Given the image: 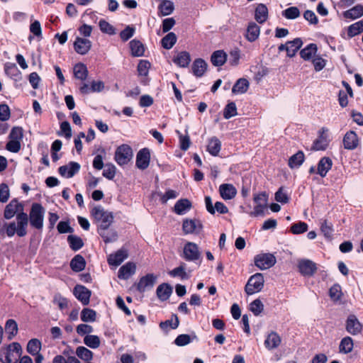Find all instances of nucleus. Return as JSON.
<instances>
[{"instance_id": "obj_1", "label": "nucleus", "mask_w": 363, "mask_h": 363, "mask_svg": "<svg viewBox=\"0 0 363 363\" xmlns=\"http://www.w3.org/2000/svg\"><path fill=\"white\" fill-rule=\"evenodd\" d=\"M91 214L98 225V230L108 229L113 221L112 213L105 211L101 206L93 208Z\"/></svg>"}, {"instance_id": "obj_2", "label": "nucleus", "mask_w": 363, "mask_h": 363, "mask_svg": "<svg viewBox=\"0 0 363 363\" xmlns=\"http://www.w3.org/2000/svg\"><path fill=\"white\" fill-rule=\"evenodd\" d=\"M4 216L6 220L16 217V220H23V202L18 199H12L5 207Z\"/></svg>"}, {"instance_id": "obj_3", "label": "nucleus", "mask_w": 363, "mask_h": 363, "mask_svg": "<svg viewBox=\"0 0 363 363\" xmlns=\"http://www.w3.org/2000/svg\"><path fill=\"white\" fill-rule=\"evenodd\" d=\"M264 279L261 273H256L251 276L245 287L247 295H252L262 291L264 287Z\"/></svg>"}, {"instance_id": "obj_4", "label": "nucleus", "mask_w": 363, "mask_h": 363, "mask_svg": "<svg viewBox=\"0 0 363 363\" xmlns=\"http://www.w3.org/2000/svg\"><path fill=\"white\" fill-rule=\"evenodd\" d=\"M45 210L41 204L34 203L30 212V223L36 229H42L43 226Z\"/></svg>"}, {"instance_id": "obj_5", "label": "nucleus", "mask_w": 363, "mask_h": 363, "mask_svg": "<svg viewBox=\"0 0 363 363\" xmlns=\"http://www.w3.org/2000/svg\"><path fill=\"white\" fill-rule=\"evenodd\" d=\"M21 345L18 342H13L10 344L4 352L5 354V362L7 363L22 362L21 357Z\"/></svg>"}, {"instance_id": "obj_6", "label": "nucleus", "mask_w": 363, "mask_h": 363, "mask_svg": "<svg viewBox=\"0 0 363 363\" xmlns=\"http://www.w3.org/2000/svg\"><path fill=\"white\" fill-rule=\"evenodd\" d=\"M255 265L261 270L272 267L277 262L275 256L271 253H261L254 258Z\"/></svg>"}, {"instance_id": "obj_7", "label": "nucleus", "mask_w": 363, "mask_h": 363, "mask_svg": "<svg viewBox=\"0 0 363 363\" xmlns=\"http://www.w3.org/2000/svg\"><path fill=\"white\" fill-rule=\"evenodd\" d=\"M182 258L189 262H196L201 257L199 247L195 242H187L183 249Z\"/></svg>"}, {"instance_id": "obj_8", "label": "nucleus", "mask_w": 363, "mask_h": 363, "mask_svg": "<svg viewBox=\"0 0 363 363\" xmlns=\"http://www.w3.org/2000/svg\"><path fill=\"white\" fill-rule=\"evenodd\" d=\"M133 156L131 147L128 145H122L117 148L115 152V160L118 164L122 166L128 164Z\"/></svg>"}, {"instance_id": "obj_9", "label": "nucleus", "mask_w": 363, "mask_h": 363, "mask_svg": "<svg viewBox=\"0 0 363 363\" xmlns=\"http://www.w3.org/2000/svg\"><path fill=\"white\" fill-rule=\"evenodd\" d=\"M203 229V225L197 219H185L183 221L182 230L184 234H199Z\"/></svg>"}, {"instance_id": "obj_10", "label": "nucleus", "mask_w": 363, "mask_h": 363, "mask_svg": "<svg viewBox=\"0 0 363 363\" xmlns=\"http://www.w3.org/2000/svg\"><path fill=\"white\" fill-rule=\"evenodd\" d=\"M3 230L9 238L13 237L15 234H17L19 237H23V221L21 223V220H16V221L5 223L3 225Z\"/></svg>"}, {"instance_id": "obj_11", "label": "nucleus", "mask_w": 363, "mask_h": 363, "mask_svg": "<svg viewBox=\"0 0 363 363\" xmlns=\"http://www.w3.org/2000/svg\"><path fill=\"white\" fill-rule=\"evenodd\" d=\"M298 268L299 272L302 275L306 277L313 276L317 270L315 263L307 259H302L298 260Z\"/></svg>"}, {"instance_id": "obj_12", "label": "nucleus", "mask_w": 363, "mask_h": 363, "mask_svg": "<svg viewBox=\"0 0 363 363\" xmlns=\"http://www.w3.org/2000/svg\"><path fill=\"white\" fill-rule=\"evenodd\" d=\"M150 162V152L147 147L141 149L136 155V167L141 169H146Z\"/></svg>"}, {"instance_id": "obj_13", "label": "nucleus", "mask_w": 363, "mask_h": 363, "mask_svg": "<svg viewBox=\"0 0 363 363\" xmlns=\"http://www.w3.org/2000/svg\"><path fill=\"white\" fill-rule=\"evenodd\" d=\"M345 328L351 335H357L362 332V325L354 315L351 314L347 318Z\"/></svg>"}, {"instance_id": "obj_14", "label": "nucleus", "mask_w": 363, "mask_h": 363, "mask_svg": "<svg viewBox=\"0 0 363 363\" xmlns=\"http://www.w3.org/2000/svg\"><path fill=\"white\" fill-rule=\"evenodd\" d=\"M91 48V42L81 37H77L74 43V49L79 55H86Z\"/></svg>"}, {"instance_id": "obj_15", "label": "nucleus", "mask_w": 363, "mask_h": 363, "mask_svg": "<svg viewBox=\"0 0 363 363\" xmlns=\"http://www.w3.org/2000/svg\"><path fill=\"white\" fill-rule=\"evenodd\" d=\"M156 279L157 277L153 274H147L140 278L137 284V289L140 292H144L146 290L152 289L155 284Z\"/></svg>"}, {"instance_id": "obj_16", "label": "nucleus", "mask_w": 363, "mask_h": 363, "mask_svg": "<svg viewBox=\"0 0 363 363\" xmlns=\"http://www.w3.org/2000/svg\"><path fill=\"white\" fill-rule=\"evenodd\" d=\"M75 297L82 302L83 305H88L91 296V291L84 286L77 285L74 289Z\"/></svg>"}, {"instance_id": "obj_17", "label": "nucleus", "mask_w": 363, "mask_h": 363, "mask_svg": "<svg viewBox=\"0 0 363 363\" xmlns=\"http://www.w3.org/2000/svg\"><path fill=\"white\" fill-rule=\"evenodd\" d=\"M80 165L75 162H71L67 165L61 166L59 168V173L61 176L71 178L79 172Z\"/></svg>"}, {"instance_id": "obj_18", "label": "nucleus", "mask_w": 363, "mask_h": 363, "mask_svg": "<svg viewBox=\"0 0 363 363\" xmlns=\"http://www.w3.org/2000/svg\"><path fill=\"white\" fill-rule=\"evenodd\" d=\"M281 338L279 335L274 331H272L267 335L264 340V346L267 350H272L277 349L281 345Z\"/></svg>"}, {"instance_id": "obj_19", "label": "nucleus", "mask_w": 363, "mask_h": 363, "mask_svg": "<svg viewBox=\"0 0 363 363\" xmlns=\"http://www.w3.org/2000/svg\"><path fill=\"white\" fill-rule=\"evenodd\" d=\"M259 35L260 27L254 22L250 23L247 27L245 38L252 43L259 38Z\"/></svg>"}, {"instance_id": "obj_20", "label": "nucleus", "mask_w": 363, "mask_h": 363, "mask_svg": "<svg viewBox=\"0 0 363 363\" xmlns=\"http://www.w3.org/2000/svg\"><path fill=\"white\" fill-rule=\"evenodd\" d=\"M29 30L31 34L28 38L30 43L32 42L34 37L36 38L38 41L41 40L43 38V32L40 23L38 21L34 20L31 22L29 26Z\"/></svg>"}, {"instance_id": "obj_21", "label": "nucleus", "mask_w": 363, "mask_h": 363, "mask_svg": "<svg viewBox=\"0 0 363 363\" xmlns=\"http://www.w3.org/2000/svg\"><path fill=\"white\" fill-rule=\"evenodd\" d=\"M128 257V252L124 249L118 250L116 253L111 254L108 257V262L110 265L118 266L124 259Z\"/></svg>"}, {"instance_id": "obj_22", "label": "nucleus", "mask_w": 363, "mask_h": 363, "mask_svg": "<svg viewBox=\"0 0 363 363\" xmlns=\"http://www.w3.org/2000/svg\"><path fill=\"white\" fill-rule=\"evenodd\" d=\"M220 196L225 200L233 199L237 194V190L233 184H223L219 187Z\"/></svg>"}, {"instance_id": "obj_23", "label": "nucleus", "mask_w": 363, "mask_h": 363, "mask_svg": "<svg viewBox=\"0 0 363 363\" xmlns=\"http://www.w3.org/2000/svg\"><path fill=\"white\" fill-rule=\"evenodd\" d=\"M191 270L186 271V264L184 262H182L180 265L169 272V275L175 277H179L182 279H189L191 276Z\"/></svg>"}, {"instance_id": "obj_24", "label": "nucleus", "mask_w": 363, "mask_h": 363, "mask_svg": "<svg viewBox=\"0 0 363 363\" xmlns=\"http://www.w3.org/2000/svg\"><path fill=\"white\" fill-rule=\"evenodd\" d=\"M333 166V161L330 157H324L320 159L318 164L317 174L325 177Z\"/></svg>"}, {"instance_id": "obj_25", "label": "nucleus", "mask_w": 363, "mask_h": 363, "mask_svg": "<svg viewBox=\"0 0 363 363\" xmlns=\"http://www.w3.org/2000/svg\"><path fill=\"white\" fill-rule=\"evenodd\" d=\"M136 265L133 262H128L123 265L118 271V278L121 279H128L135 274Z\"/></svg>"}, {"instance_id": "obj_26", "label": "nucleus", "mask_w": 363, "mask_h": 363, "mask_svg": "<svg viewBox=\"0 0 363 363\" xmlns=\"http://www.w3.org/2000/svg\"><path fill=\"white\" fill-rule=\"evenodd\" d=\"M207 69V63L205 60L201 58L196 59L191 66V70L193 74L200 77L204 74Z\"/></svg>"}, {"instance_id": "obj_27", "label": "nucleus", "mask_w": 363, "mask_h": 363, "mask_svg": "<svg viewBox=\"0 0 363 363\" xmlns=\"http://www.w3.org/2000/svg\"><path fill=\"white\" fill-rule=\"evenodd\" d=\"M318 48L314 43L308 45L300 52L301 57L306 61H311L317 55Z\"/></svg>"}, {"instance_id": "obj_28", "label": "nucleus", "mask_w": 363, "mask_h": 363, "mask_svg": "<svg viewBox=\"0 0 363 363\" xmlns=\"http://www.w3.org/2000/svg\"><path fill=\"white\" fill-rule=\"evenodd\" d=\"M173 62L180 67H187L191 62V56L188 52H178L174 57Z\"/></svg>"}, {"instance_id": "obj_29", "label": "nucleus", "mask_w": 363, "mask_h": 363, "mask_svg": "<svg viewBox=\"0 0 363 363\" xmlns=\"http://www.w3.org/2000/svg\"><path fill=\"white\" fill-rule=\"evenodd\" d=\"M41 342L37 339L33 338L28 341L26 347L27 352L34 357L35 358H37L38 355H42L40 353V351L41 350Z\"/></svg>"}, {"instance_id": "obj_30", "label": "nucleus", "mask_w": 363, "mask_h": 363, "mask_svg": "<svg viewBox=\"0 0 363 363\" xmlns=\"http://www.w3.org/2000/svg\"><path fill=\"white\" fill-rule=\"evenodd\" d=\"M4 71L6 74L12 78L15 82H18L21 79V74L18 70L16 64L12 62H7L4 66Z\"/></svg>"}, {"instance_id": "obj_31", "label": "nucleus", "mask_w": 363, "mask_h": 363, "mask_svg": "<svg viewBox=\"0 0 363 363\" xmlns=\"http://www.w3.org/2000/svg\"><path fill=\"white\" fill-rule=\"evenodd\" d=\"M249 86V81L245 78H240L233 86L232 91L235 94H242L247 92Z\"/></svg>"}, {"instance_id": "obj_32", "label": "nucleus", "mask_w": 363, "mask_h": 363, "mask_svg": "<svg viewBox=\"0 0 363 363\" xmlns=\"http://www.w3.org/2000/svg\"><path fill=\"white\" fill-rule=\"evenodd\" d=\"M156 293L158 298L162 301H164L167 300L172 294V288L168 284H162L158 286Z\"/></svg>"}, {"instance_id": "obj_33", "label": "nucleus", "mask_w": 363, "mask_h": 363, "mask_svg": "<svg viewBox=\"0 0 363 363\" xmlns=\"http://www.w3.org/2000/svg\"><path fill=\"white\" fill-rule=\"evenodd\" d=\"M303 42L301 38H296L286 43V52L290 57H294L299 48L302 46Z\"/></svg>"}, {"instance_id": "obj_34", "label": "nucleus", "mask_w": 363, "mask_h": 363, "mask_svg": "<svg viewBox=\"0 0 363 363\" xmlns=\"http://www.w3.org/2000/svg\"><path fill=\"white\" fill-rule=\"evenodd\" d=\"M191 208V203L186 199H180L174 205V212L178 215H183Z\"/></svg>"}, {"instance_id": "obj_35", "label": "nucleus", "mask_w": 363, "mask_h": 363, "mask_svg": "<svg viewBox=\"0 0 363 363\" xmlns=\"http://www.w3.org/2000/svg\"><path fill=\"white\" fill-rule=\"evenodd\" d=\"M86 262L84 258L80 255H77L72 258L70 262V267L71 269L76 272H79L85 268Z\"/></svg>"}, {"instance_id": "obj_36", "label": "nucleus", "mask_w": 363, "mask_h": 363, "mask_svg": "<svg viewBox=\"0 0 363 363\" xmlns=\"http://www.w3.org/2000/svg\"><path fill=\"white\" fill-rule=\"evenodd\" d=\"M255 18L259 23H263L267 20L268 9L265 5L260 4L257 6Z\"/></svg>"}, {"instance_id": "obj_37", "label": "nucleus", "mask_w": 363, "mask_h": 363, "mask_svg": "<svg viewBox=\"0 0 363 363\" xmlns=\"http://www.w3.org/2000/svg\"><path fill=\"white\" fill-rule=\"evenodd\" d=\"M354 347V342L352 337L347 336L343 337L339 345V352L342 354L351 352Z\"/></svg>"}, {"instance_id": "obj_38", "label": "nucleus", "mask_w": 363, "mask_h": 363, "mask_svg": "<svg viewBox=\"0 0 363 363\" xmlns=\"http://www.w3.org/2000/svg\"><path fill=\"white\" fill-rule=\"evenodd\" d=\"M129 45L133 56L141 57L144 55L145 47L140 41L133 40L130 42Z\"/></svg>"}, {"instance_id": "obj_39", "label": "nucleus", "mask_w": 363, "mask_h": 363, "mask_svg": "<svg viewBox=\"0 0 363 363\" xmlns=\"http://www.w3.org/2000/svg\"><path fill=\"white\" fill-rule=\"evenodd\" d=\"M159 16H165L170 15L174 9V3L169 0L162 1L159 7Z\"/></svg>"}, {"instance_id": "obj_40", "label": "nucleus", "mask_w": 363, "mask_h": 363, "mask_svg": "<svg viewBox=\"0 0 363 363\" xmlns=\"http://www.w3.org/2000/svg\"><path fill=\"white\" fill-rule=\"evenodd\" d=\"M5 333L9 340H11L18 333V325L15 320L9 319L6 322Z\"/></svg>"}, {"instance_id": "obj_41", "label": "nucleus", "mask_w": 363, "mask_h": 363, "mask_svg": "<svg viewBox=\"0 0 363 363\" xmlns=\"http://www.w3.org/2000/svg\"><path fill=\"white\" fill-rule=\"evenodd\" d=\"M227 60V55L223 50L215 51L211 57V62L215 66H222Z\"/></svg>"}, {"instance_id": "obj_42", "label": "nucleus", "mask_w": 363, "mask_h": 363, "mask_svg": "<svg viewBox=\"0 0 363 363\" xmlns=\"http://www.w3.org/2000/svg\"><path fill=\"white\" fill-rule=\"evenodd\" d=\"M304 159L303 152L298 151L289 158L288 164L291 169L299 167L303 162Z\"/></svg>"}, {"instance_id": "obj_43", "label": "nucleus", "mask_w": 363, "mask_h": 363, "mask_svg": "<svg viewBox=\"0 0 363 363\" xmlns=\"http://www.w3.org/2000/svg\"><path fill=\"white\" fill-rule=\"evenodd\" d=\"M97 230L106 243L114 242L118 238V234L113 230L103 229Z\"/></svg>"}, {"instance_id": "obj_44", "label": "nucleus", "mask_w": 363, "mask_h": 363, "mask_svg": "<svg viewBox=\"0 0 363 363\" xmlns=\"http://www.w3.org/2000/svg\"><path fill=\"white\" fill-rule=\"evenodd\" d=\"M363 16V6L357 5L344 12V16L347 18L356 19Z\"/></svg>"}, {"instance_id": "obj_45", "label": "nucleus", "mask_w": 363, "mask_h": 363, "mask_svg": "<svg viewBox=\"0 0 363 363\" xmlns=\"http://www.w3.org/2000/svg\"><path fill=\"white\" fill-rule=\"evenodd\" d=\"M74 77L81 80H85L88 75V70L83 63H78L74 67Z\"/></svg>"}, {"instance_id": "obj_46", "label": "nucleus", "mask_w": 363, "mask_h": 363, "mask_svg": "<svg viewBox=\"0 0 363 363\" xmlns=\"http://www.w3.org/2000/svg\"><path fill=\"white\" fill-rule=\"evenodd\" d=\"M220 147L221 143L218 138H211L207 146V150L211 155L216 156L220 150Z\"/></svg>"}, {"instance_id": "obj_47", "label": "nucleus", "mask_w": 363, "mask_h": 363, "mask_svg": "<svg viewBox=\"0 0 363 363\" xmlns=\"http://www.w3.org/2000/svg\"><path fill=\"white\" fill-rule=\"evenodd\" d=\"M329 143L328 138H318L314 140L311 149L316 151L325 150L328 147Z\"/></svg>"}, {"instance_id": "obj_48", "label": "nucleus", "mask_w": 363, "mask_h": 363, "mask_svg": "<svg viewBox=\"0 0 363 363\" xmlns=\"http://www.w3.org/2000/svg\"><path fill=\"white\" fill-rule=\"evenodd\" d=\"M84 344L92 349H96L100 346L101 340L97 335H88L84 338Z\"/></svg>"}, {"instance_id": "obj_49", "label": "nucleus", "mask_w": 363, "mask_h": 363, "mask_svg": "<svg viewBox=\"0 0 363 363\" xmlns=\"http://www.w3.org/2000/svg\"><path fill=\"white\" fill-rule=\"evenodd\" d=\"M76 354L78 357L84 361H90L93 358V352L85 347H78L76 350Z\"/></svg>"}, {"instance_id": "obj_50", "label": "nucleus", "mask_w": 363, "mask_h": 363, "mask_svg": "<svg viewBox=\"0 0 363 363\" xmlns=\"http://www.w3.org/2000/svg\"><path fill=\"white\" fill-rule=\"evenodd\" d=\"M96 318V313L91 308H85L81 312V320L83 322H94Z\"/></svg>"}, {"instance_id": "obj_51", "label": "nucleus", "mask_w": 363, "mask_h": 363, "mask_svg": "<svg viewBox=\"0 0 363 363\" xmlns=\"http://www.w3.org/2000/svg\"><path fill=\"white\" fill-rule=\"evenodd\" d=\"M177 42V36L174 33H169L162 39V45L165 49H171Z\"/></svg>"}, {"instance_id": "obj_52", "label": "nucleus", "mask_w": 363, "mask_h": 363, "mask_svg": "<svg viewBox=\"0 0 363 363\" xmlns=\"http://www.w3.org/2000/svg\"><path fill=\"white\" fill-rule=\"evenodd\" d=\"M67 241L69 244L70 247L74 251L81 249L84 245L82 240L79 237H77L76 235H69L67 237Z\"/></svg>"}, {"instance_id": "obj_53", "label": "nucleus", "mask_w": 363, "mask_h": 363, "mask_svg": "<svg viewBox=\"0 0 363 363\" xmlns=\"http://www.w3.org/2000/svg\"><path fill=\"white\" fill-rule=\"evenodd\" d=\"M329 296L333 301L340 300L342 296L341 286L337 284L332 286L329 290Z\"/></svg>"}, {"instance_id": "obj_54", "label": "nucleus", "mask_w": 363, "mask_h": 363, "mask_svg": "<svg viewBox=\"0 0 363 363\" xmlns=\"http://www.w3.org/2000/svg\"><path fill=\"white\" fill-rule=\"evenodd\" d=\"M174 320H167L160 323L162 330L167 331L169 328L176 329L179 326V319L176 315H174Z\"/></svg>"}, {"instance_id": "obj_55", "label": "nucleus", "mask_w": 363, "mask_h": 363, "mask_svg": "<svg viewBox=\"0 0 363 363\" xmlns=\"http://www.w3.org/2000/svg\"><path fill=\"white\" fill-rule=\"evenodd\" d=\"M99 26L102 33L108 34L110 35H114L116 33L115 28L104 19L99 21Z\"/></svg>"}, {"instance_id": "obj_56", "label": "nucleus", "mask_w": 363, "mask_h": 363, "mask_svg": "<svg viewBox=\"0 0 363 363\" xmlns=\"http://www.w3.org/2000/svg\"><path fill=\"white\" fill-rule=\"evenodd\" d=\"M363 31V21H357L351 26L348 28V35L350 37H354L361 32Z\"/></svg>"}, {"instance_id": "obj_57", "label": "nucleus", "mask_w": 363, "mask_h": 363, "mask_svg": "<svg viewBox=\"0 0 363 363\" xmlns=\"http://www.w3.org/2000/svg\"><path fill=\"white\" fill-rule=\"evenodd\" d=\"M250 310L255 315L257 316L263 311L264 305L259 299H255L250 304Z\"/></svg>"}, {"instance_id": "obj_58", "label": "nucleus", "mask_w": 363, "mask_h": 363, "mask_svg": "<svg viewBox=\"0 0 363 363\" xmlns=\"http://www.w3.org/2000/svg\"><path fill=\"white\" fill-rule=\"evenodd\" d=\"M116 172V167L113 164L108 163L104 166L103 176L106 179L111 180L115 177Z\"/></svg>"}, {"instance_id": "obj_59", "label": "nucleus", "mask_w": 363, "mask_h": 363, "mask_svg": "<svg viewBox=\"0 0 363 363\" xmlns=\"http://www.w3.org/2000/svg\"><path fill=\"white\" fill-rule=\"evenodd\" d=\"M283 16L287 19H295L300 16V11L296 6H291L283 11Z\"/></svg>"}, {"instance_id": "obj_60", "label": "nucleus", "mask_w": 363, "mask_h": 363, "mask_svg": "<svg viewBox=\"0 0 363 363\" xmlns=\"http://www.w3.org/2000/svg\"><path fill=\"white\" fill-rule=\"evenodd\" d=\"M359 144L358 138H343V145L345 149L354 150Z\"/></svg>"}, {"instance_id": "obj_61", "label": "nucleus", "mask_w": 363, "mask_h": 363, "mask_svg": "<svg viewBox=\"0 0 363 363\" xmlns=\"http://www.w3.org/2000/svg\"><path fill=\"white\" fill-rule=\"evenodd\" d=\"M311 62L316 72L321 71L326 65V60L318 55L311 60Z\"/></svg>"}, {"instance_id": "obj_62", "label": "nucleus", "mask_w": 363, "mask_h": 363, "mask_svg": "<svg viewBox=\"0 0 363 363\" xmlns=\"http://www.w3.org/2000/svg\"><path fill=\"white\" fill-rule=\"evenodd\" d=\"M237 115V108L235 103H229L224 109L223 116L225 118L228 119Z\"/></svg>"}, {"instance_id": "obj_63", "label": "nucleus", "mask_w": 363, "mask_h": 363, "mask_svg": "<svg viewBox=\"0 0 363 363\" xmlns=\"http://www.w3.org/2000/svg\"><path fill=\"white\" fill-rule=\"evenodd\" d=\"M308 230V225L304 222H298L291 225V231L294 234H301Z\"/></svg>"}, {"instance_id": "obj_64", "label": "nucleus", "mask_w": 363, "mask_h": 363, "mask_svg": "<svg viewBox=\"0 0 363 363\" xmlns=\"http://www.w3.org/2000/svg\"><path fill=\"white\" fill-rule=\"evenodd\" d=\"M320 230L326 238L330 239L332 238L333 229L331 223L324 220L321 224Z\"/></svg>"}]
</instances>
